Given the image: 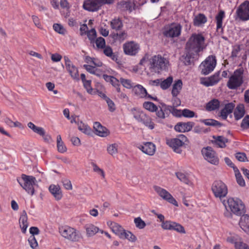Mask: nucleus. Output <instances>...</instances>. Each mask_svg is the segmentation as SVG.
<instances>
[{"label":"nucleus","mask_w":249,"mask_h":249,"mask_svg":"<svg viewBox=\"0 0 249 249\" xmlns=\"http://www.w3.org/2000/svg\"><path fill=\"white\" fill-rule=\"evenodd\" d=\"M107 224L110 226L112 232L120 237L124 229L120 225L116 222H108Z\"/></svg>","instance_id":"obj_25"},{"label":"nucleus","mask_w":249,"mask_h":249,"mask_svg":"<svg viewBox=\"0 0 249 249\" xmlns=\"http://www.w3.org/2000/svg\"><path fill=\"white\" fill-rule=\"evenodd\" d=\"M132 113L133 115L134 118L138 122H141L142 120V118L145 114V113L143 112L140 109L137 108H132L131 109Z\"/></svg>","instance_id":"obj_41"},{"label":"nucleus","mask_w":249,"mask_h":249,"mask_svg":"<svg viewBox=\"0 0 249 249\" xmlns=\"http://www.w3.org/2000/svg\"><path fill=\"white\" fill-rule=\"evenodd\" d=\"M172 221L166 220L161 224V228L165 230H171Z\"/></svg>","instance_id":"obj_62"},{"label":"nucleus","mask_w":249,"mask_h":249,"mask_svg":"<svg viewBox=\"0 0 249 249\" xmlns=\"http://www.w3.org/2000/svg\"><path fill=\"white\" fill-rule=\"evenodd\" d=\"M135 95L140 98H150L153 100H157V97H152L148 94L146 89L141 85H135L132 89Z\"/></svg>","instance_id":"obj_16"},{"label":"nucleus","mask_w":249,"mask_h":249,"mask_svg":"<svg viewBox=\"0 0 249 249\" xmlns=\"http://www.w3.org/2000/svg\"><path fill=\"white\" fill-rule=\"evenodd\" d=\"M104 48V53L106 56L114 61L117 60V56L113 52L112 49L110 46H105Z\"/></svg>","instance_id":"obj_42"},{"label":"nucleus","mask_w":249,"mask_h":249,"mask_svg":"<svg viewBox=\"0 0 249 249\" xmlns=\"http://www.w3.org/2000/svg\"><path fill=\"white\" fill-rule=\"evenodd\" d=\"M245 114L244 107L243 105H238L234 112V117L236 120H238L241 119Z\"/></svg>","instance_id":"obj_37"},{"label":"nucleus","mask_w":249,"mask_h":249,"mask_svg":"<svg viewBox=\"0 0 249 249\" xmlns=\"http://www.w3.org/2000/svg\"><path fill=\"white\" fill-rule=\"evenodd\" d=\"M239 225L244 231L248 230L247 227H249V215L248 214L242 215L240 218Z\"/></svg>","instance_id":"obj_33"},{"label":"nucleus","mask_w":249,"mask_h":249,"mask_svg":"<svg viewBox=\"0 0 249 249\" xmlns=\"http://www.w3.org/2000/svg\"><path fill=\"white\" fill-rule=\"evenodd\" d=\"M132 113L133 115L134 118L138 122H141L142 120V118L145 114V113L143 112L140 109L137 108H132L131 109Z\"/></svg>","instance_id":"obj_40"},{"label":"nucleus","mask_w":249,"mask_h":249,"mask_svg":"<svg viewBox=\"0 0 249 249\" xmlns=\"http://www.w3.org/2000/svg\"><path fill=\"white\" fill-rule=\"evenodd\" d=\"M49 189L50 193L56 200H58L61 199L62 197V194L61 189L58 185H51Z\"/></svg>","instance_id":"obj_27"},{"label":"nucleus","mask_w":249,"mask_h":249,"mask_svg":"<svg viewBox=\"0 0 249 249\" xmlns=\"http://www.w3.org/2000/svg\"><path fill=\"white\" fill-rule=\"evenodd\" d=\"M212 190L214 196L220 199L225 197L228 192L227 185L220 180L215 181L213 183Z\"/></svg>","instance_id":"obj_9"},{"label":"nucleus","mask_w":249,"mask_h":249,"mask_svg":"<svg viewBox=\"0 0 249 249\" xmlns=\"http://www.w3.org/2000/svg\"><path fill=\"white\" fill-rule=\"evenodd\" d=\"M120 238L123 239H127L131 242H135L137 239L136 236L131 232L125 230Z\"/></svg>","instance_id":"obj_35"},{"label":"nucleus","mask_w":249,"mask_h":249,"mask_svg":"<svg viewBox=\"0 0 249 249\" xmlns=\"http://www.w3.org/2000/svg\"><path fill=\"white\" fill-rule=\"evenodd\" d=\"M193 122H189L187 123L180 122L178 123L174 127L175 130L178 132H186L190 131L193 126Z\"/></svg>","instance_id":"obj_20"},{"label":"nucleus","mask_w":249,"mask_h":249,"mask_svg":"<svg viewBox=\"0 0 249 249\" xmlns=\"http://www.w3.org/2000/svg\"><path fill=\"white\" fill-rule=\"evenodd\" d=\"M119 5L122 10L132 12L134 9L135 4L134 0H125L121 1Z\"/></svg>","instance_id":"obj_24"},{"label":"nucleus","mask_w":249,"mask_h":249,"mask_svg":"<svg viewBox=\"0 0 249 249\" xmlns=\"http://www.w3.org/2000/svg\"><path fill=\"white\" fill-rule=\"evenodd\" d=\"M171 230H174L181 233H185L184 227L180 224L173 221H172Z\"/></svg>","instance_id":"obj_49"},{"label":"nucleus","mask_w":249,"mask_h":249,"mask_svg":"<svg viewBox=\"0 0 249 249\" xmlns=\"http://www.w3.org/2000/svg\"><path fill=\"white\" fill-rule=\"evenodd\" d=\"M143 107L146 110L153 112L157 111L158 107L156 105L151 102H145L143 104Z\"/></svg>","instance_id":"obj_47"},{"label":"nucleus","mask_w":249,"mask_h":249,"mask_svg":"<svg viewBox=\"0 0 249 249\" xmlns=\"http://www.w3.org/2000/svg\"><path fill=\"white\" fill-rule=\"evenodd\" d=\"M236 159L241 162H245L248 161L247 157L246 155L244 153L239 152L235 154Z\"/></svg>","instance_id":"obj_59"},{"label":"nucleus","mask_w":249,"mask_h":249,"mask_svg":"<svg viewBox=\"0 0 249 249\" xmlns=\"http://www.w3.org/2000/svg\"><path fill=\"white\" fill-rule=\"evenodd\" d=\"M220 105L218 100L213 99L209 101L206 105V109L207 111H211L219 108Z\"/></svg>","instance_id":"obj_30"},{"label":"nucleus","mask_w":249,"mask_h":249,"mask_svg":"<svg viewBox=\"0 0 249 249\" xmlns=\"http://www.w3.org/2000/svg\"><path fill=\"white\" fill-rule=\"evenodd\" d=\"M235 249H249V247L246 243L239 241L235 243Z\"/></svg>","instance_id":"obj_64"},{"label":"nucleus","mask_w":249,"mask_h":249,"mask_svg":"<svg viewBox=\"0 0 249 249\" xmlns=\"http://www.w3.org/2000/svg\"><path fill=\"white\" fill-rule=\"evenodd\" d=\"M187 141V138L184 135H179L178 137L168 139L166 140L167 144L174 150V152L180 154L181 148Z\"/></svg>","instance_id":"obj_8"},{"label":"nucleus","mask_w":249,"mask_h":249,"mask_svg":"<svg viewBox=\"0 0 249 249\" xmlns=\"http://www.w3.org/2000/svg\"><path fill=\"white\" fill-rule=\"evenodd\" d=\"M19 223L22 232L25 233L28 227V223L27 215L25 211L22 212L19 218Z\"/></svg>","instance_id":"obj_26"},{"label":"nucleus","mask_w":249,"mask_h":249,"mask_svg":"<svg viewBox=\"0 0 249 249\" xmlns=\"http://www.w3.org/2000/svg\"><path fill=\"white\" fill-rule=\"evenodd\" d=\"M53 28L55 32L60 34L64 35L66 32V31L63 26L59 24H54L53 25Z\"/></svg>","instance_id":"obj_53"},{"label":"nucleus","mask_w":249,"mask_h":249,"mask_svg":"<svg viewBox=\"0 0 249 249\" xmlns=\"http://www.w3.org/2000/svg\"><path fill=\"white\" fill-rule=\"evenodd\" d=\"M228 139L223 136H218L215 139V143L219 147L223 148L226 146Z\"/></svg>","instance_id":"obj_45"},{"label":"nucleus","mask_w":249,"mask_h":249,"mask_svg":"<svg viewBox=\"0 0 249 249\" xmlns=\"http://www.w3.org/2000/svg\"><path fill=\"white\" fill-rule=\"evenodd\" d=\"M173 80L172 76H169L163 80L161 79L160 88L164 90L167 89L172 83Z\"/></svg>","instance_id":"obj_46"},{"label":"nucleus","mask_w":249,"mask_h":249,"mask_svg":"<svg viewBox=\"0 0 249 249\" xmlns=\"http://www.w3.org/2000/svg\"><path fill=\"white\" fill-rule=\"evenodd\" d=\"M205 38L201 34H193L188 39L185 45V61L189 65L193 59L196 58L199 52L206 47Z\"/></svg>","instance_id":"obj_1"},{"label":"nucleus","mask_w":249,"mask_h":249,"mask_svg":"<svg viewBox=\"0 0 249 249\" xmlns=\"http://www.w3.org/2000/svg\"><path fill=\"white\" fill-rule=\"evenodd\" d=\"M234 172L237 183L240 186H245V181L237 168H234Z\"/></svg>","instance_id":"obj_43"},{"label":"nucleus","mask_w":249,"mask_h":249,"mask_svg":"<svg viewBox=\"0 0 249 249\" xmlns=\"http://www.w3.org/2000/svg\"><path fill=\"white\" fill-rule=\"evenodd\" d=\"M225 17V12L223 11H220L216 15L215 18L216 21V30L219 33H223L222 23L223 19Z\"/></svg>","instance_id":"obj_28"},{"label":"nucleus","mask_w":249,"mask_h":249,"mask_svg":"<svg viewBox=\"0 0 249 249\" xmlns=\"http://www.w3.org/2000/svg\"><path fill=\"white\" fill-rule=\"evenodd\" d=\"M216 65V59L214 55L208 56L199 65V69L203 75H208L212 72Z\"/></svg>","instance_id":"obj_6"},{"label":"nucleus","mask_w":249,"mask_h":249,"mask_svg":"<svg viewBox=\"0 0 249 249\" xmlns=\"http://www.w3.org/2000/svg\"><path fill=\"white\" fill-rule=\"evenodd\" d=\"M95 43L98 49H103L106 46V42L104 38L99 37L95 40Z\"/></svg>","instance_id":"obj_55"},{"label":"nucleus","mask_w":249,"mask_h":249,"mask_svg":"<svg viewBox=\"0 0 249 249\" xmlns=\"http://www.w3.org/2000/svg\"><path fill=\"white\" fill-rule=\"evenodd\" d=\"M234 107V104L232 103L225 105L224 108L221 111V116L222 119L224 120L226 119L228 115L232 112Z\"/></svg>","instance_id":"obj_29"},{"label":"nucleus","mask_w":249,"mask_h":249,"mask_svg":"<svg viewBox=\"0 0 249 249\" xmlns=\"http://www.w3.org/2000/svg\"><path fill=\"white\" fill-rule=\"evenodd\" d=\"M227 211H230L233 214L240 216L245 213V206L243 201L237 197H229L227 201H222Z\"/></svg>","instance_id":"obj_2"},{"label":"nucleus","mask_w":249,"mask_h":249,"mask_svg":"<svg viewBox=\"0 0 249 249\" xmlns=\"http://www.w3.org/2000/svg\"><path fill=\"white\" fill-rule=\"evenodd\" d=\"M17 181L21 187L26 192L33 196L35 193V188L37 186V181L35 177L25 174L21 175L20 178H18Z\"/></svg>","instance_id":"obj_3"},{"label":"nucleus","mask_w":249,"mask_h":249,"mask_svg":"<svg viewBox=\"0 0 249 249\" xmlns=\"http://www.w3.org/2000/svg\"><path fill=\"white\" fill-rule=\"evenodd\" d=\"M139 149L148 155H153L155 153L156 146L151 142H145L139 146Z\"/></svg>","instance_id":"obj_19"},{"label":"nucleus","mask_w":249,"mask_h":249,"mask_svg":"<svg viewBox=\"0 0 249 249\" xmlns=\"http://www.w3.org/2000/svg\"><path fill=\"white\" fill-rule=\"evenodd\" d=\"M156 116L159 119L158 121V123H161V119H164L169 116L168 107V106L165 104L161 105V107H160L159 110H157Z\"/></svg>","instance_id":"obj_22"},{"label":"nucleus","mask_w":249,"mask_h":249,"mask_svg":"<svg viewBox=\"0 0 249 249\" xmlns=\"http://www.w3.org/2000/svg\"><path fill=\"white\" fill-rule=\"evenodd\" d=\"M134 222L135 224L136 227L139 229H142L146 226V224L144 221H143L140 217L135 218Z\"/></svg>","instance_id":"obj_52"},{"label":"nucleus","mask_w":249,"mask_h":249,"mask_svg":"<svg viewBox=\"0 0 249 249\" xmlns=\"http://www.w3.org/2000/svg\"><path fill=\"white\" fill-rule=\"evenodd\" d=\"M182 27L179 24L173 23L165 29L163 34L167 37L174 38L180 35Z\"/></svg>","instance_id":"obj_13"},{"label":"nucleus","mask_w":249,"mask_h":249,"mask_svg":"<svg viewBox=\"0 0 249 249\" xmlns=\"http://www.w3.org/2000/svg\"><path fill=\"white\" fill-rule=\"evenodd\" d=\"M154 189L157 194L163 200L167 201L168 202L176 207L178 206V203L177 200L166 190L158 186H154Z\"/></svg>","instance_id":"obj_12"},{"label":"nucleus","mask_w":249,"mask_h":249,"mask_svg":"<svg viewBox=\"0 0 249 249\" xmlns=\"http://www.w3.org/2000/svg\"><path fill=\"white\" fill-rule=\"evenodd\" d=\"M127 36V35L126 32L124 31H123L119 33L114 34L113 37L115 40L121 42L126 38Z\"/></svg>","instance_id":"obj_48"},{"label":"nucleus","mask_w":249,"mask_h":249,"mask_svg":"<svg viewBox=\"0 0 249 249\" xmlns=\"http://www.w3.org/2000/svg\"><path fill=\"white\" fill-rule=\"evenodd\" d=\"M207 18L202 14L196 16L194 19V24L196 26H199L207 22Z\"/></svg>","instance_id":"obj_34"},{"label":"nucleus","mask_w":249,"mask_h":249,"mask_svg":"<svg viewBox=\"0 0 249 249\" xmlns=\"http://www.w3.org/2000/svg\"><path fill=\"white\" fill-rule=\"evenodd\" d=\"M195 113L194 111L188 109L183 110L182 116L187 118H193L195 116Z\"/></svg>","instance_id":"obj_61"},{"label":"nucleus","mask_w":249,"mask_h":249,"mask_svg":"<svg viewBox=\"0 0 249 249\" xmlns=\"http://www.w3.org/2000/svg\"><path fill=\"white\" fill-rule=\"evenodd\" d=\"M64 59L65 62L66 68L71 78L74 80H78L79 79L77 68L73 64L68 57L65 56Z\"/></svg>","instance_id":"obj_15"},{"label":"nucleus","mask_w":249,"mask_h":249,"mask_svg":"<svg viewBox=\"0 0 249 249\" xmlns=\"http://www.w3.org/2000/svg\"><path fill=\"white\" fill-rule=\"evenodd\" d=\"M78 128L82 132L87 135H90L92 132L91 128L87 124L82 122L77 123Z\"/></svg>","instance_id":"obj_39"},{"label":"nucleus","mask_w":249,"mask_h":249,"mask_svg":"<svg viewBox=\"0 0 249 249\" xmlns=\"http://www.w3.org/2000/svg\"><path fill=\"white\" fill-rule=\"evenodd\" d=\"M235 19L243 21L249 20V1L245 0L240 4L235 12Z\"/></svg>","instance_id":"obj_10"},{"label":"nucleus","mask_w":249,"mask_h":249,"mask_svg":"<svg viewBox=\"0 0 249 249\" xmlns=\"http://www.w3.org/2000/svg\"><path fill=\"white\" fill-rule=\"evenodd\" d=\"M91 165L93 167V171L100 174L103 178H105V174L103 170L101 169L96 164L94 163H92Z\"/></svg>","instance_id":"obj_60"},{"label":"nucleus","mask_w":249,"mask_h":249,"mask_svg":"<svg viewBox=\"0 0 249 249\" xmlns=\"http://www.w3.org/2000/svg\"><path fill=\"white\" fill-rule=\"evenodd\" d=\"M241 126L244 129L249 128V115H247L243 119Z\"/></svg>","instance_id":"obj_63"},{"label":"nucleus","mask_w":249,"mask_h":249,"mask_svg":"<svg viewBox=\"0 0 249 249\" xmlns=\"http://www.w3.org/2000/svg\"><path fill=\"white\" fill-rule=\"evenodd\" d=\"M168 107L169 113H171L174 116L181 117L182 116L183 110L176 109L170 106H168Z\"/></svg>","instance_id":"obj_51"},{"label":"nucleus","mask_w":249,"mask_h":249,"mask_svg":"<svg viewBox=\"0 0 249 249\" xmlns=\"http://www.w3.org/2000/svg\"><path fill=\"white\" fill-rule=\"evenodd\" d=\"M220 79V72H217L209 77L201 78L200 83L206 87L213 86L217 84Z\"/></svg>","instance_id":"obj_17"},{"label":"nucleus","mask_w":249,"mask_h":249,"mask_svg":"<svg viewBox=\"0 0 249 249\" xmlns=\"http://www.w3.org/2000/svg\"><path fill=\"white\" fill-rule=\"evenodd\" d=\"M182 83L180 80L176 82L173 86L172 94L174 97H176L179 93L182 88Z\"/></svg>","instance_id":"obj_38"},{"label":"nucleus","mask_w":249,"mask_h":249,"mask_svg":"<svg viewBox=\"0 0 249 249\" xmlns=\"http://www.w3.org/2000/svg\"><path fill=\"white\" fill-rule=\"evenodd\" d=\"M59 232L64 238L71 241H77L80 238V234L78 231L68 226L60 227Z\"/></svg>","instance_id":"obj_7"},{"label":"nucleus","mask_w":249,"mask_h":249,"mask_svg":"<svg viewBox=\"0 0 249 249\" xmlns=\"http://www.w3.org/2000/svg\"><path fill=\"white\" fill-rule=\"evenodd\" d=\"M150 69L152 72L160 73L167 69L169 61L160 55H155L150 59Z\"/></svg>","instance_id":"obj_4"},{"label":"nucleus","mask_w":249,"mask_h":249,"mask_svg":"<svg viewBox=\"0 0 249 249\" xmlns=\"http://www.w3.org/2000/svg\"><path fill=\"white\" fill-rule=\"evenodd\" d=\"M102 6L100 0H86L83 4L84 8L89 11H96Z\"/></svg>","instance_id":"obj_18"},{"label":"nucleus","mask_w":249,"mask_h":249,"mask_svg":"<svg viewBox=\"0 0 249 249\" xmlns=\"http://www.w3.org/2000/svg\"><path fill=\"white\" fill-rule=\"evenodd\" d=\"M244 70L243 68L236 70L233 74L229 78L227 87L231 89H236L243 83V74Z\"/></svg>","instance_id":"obj_5"},{"label":"nucleus","mask_w":249,"mask_h":249,"mask_svg":"<svg viewBox=\"0 0 249 249\" xmlns=\"http://www.w3.org/2000/svg\"><path fill=\"white\" fill-rule=\"evenodd\" d=\"M140 123H142L150 129H153L155 128V124L152 122L151 118L145 113Z\"/></svg>","instance_id":"obj_32"},{"label":"nucleus","mask_w":249,"mask_h":249,"mask_svg":"<svg viewBox=\"0 0 249 249\" xmlns=\"http://www.w3.org/2000/svg\"><path fill=\"white\" fill-rule=\"evenodd\" d=\"M93 128L95 131V134L99 136L105 137L109 134L107 128L103 127L99 122L94 123Z\"/></svg>","instance_id":"obj_23"},{"label":"nucleus","mask_w":249,"mask_h":249,"mask_svg":"<svg viewBox=\"0 0 249 249\" xmlns=\"http://www.w3.org/2000/svg\"><path fill=\"white\" fill-rule=\"evenodd\" d=\"M28 242L33 249H37L38 244L34 236H31L28 239Z\"/></svg>","instance_id":"obj_58"},{"label":"nucleus","mask_w":249,"mask_h":249,"mask_svg":"<svg viewBox=\"0 0 249 249\" xmlns=\"http://www.w3.org/2000/svg\"><path fill=\"white\" fill-rule=\"evenodd\" d=\"M87 34L91 42H94L95 38L96 37V32L95 30L94 29H91L89 31H88Z\"/></svg>","instance_id":"obj_56"},{"label":"nucleus","mask_w":249,"mask_h":249,"mask_svg":"<svg viewBox=\"0 0 249 249\" xmlns=\"http://www.w3.org/2000/svg\"><path fill=\"white\" fill-rule=\"evenodd\" d=\"M91 80H88L84 83H83L84 87L86 89L87 91L90 94H95V92L94 91L93 89L92 88L91 86Z\"/></svg>","instance_id":"obj_54"},{"label":"nucleus","mask_w":249,"mask_h":249,"mask_svg":"<svg viewBox=\"0 0 249 249\" xmlns=\"http://www.w3.org/2000/svg\"><path fill=\"white\" fill-rule=\"evenodd\" d=\"M201 153L204 159L208 162L215 165L219 164V158L216 152L211 147L207 146L203 148Z\"/></svg>","instance_id":"obj_11"},{"label":"nucleus","mask_w":249,"mask_h":249,"mask_svg":"<svg viewBox=\"0 0 249 249\" xmlns=\"http://www.w3.org/2000/svg\"><path fill=\"white\" fill-rule=\"evenodd\" d=\"M110 26L112 29L117 31L122 28L123 24L119 18H114L110 21Z\"/></svg>","instance_id":"obj_36"},{"label":"nucleus","mask_w":249,"mask_h":249,"mask_svg":"<svg viewBox=\"0 0 249 249\" xmlns=\"http://www.w3.org/2000/svg\"><path fill=\"white\" fill-rule=\"evenodd\" d=\"M176 175L178 178L179 180H180L181 182L188 185V186H193V183L190 180L188 176L182 172L176 173Z\"/></svg>","instance_id":"obj_31"},{"label":"nucleus","mask_w":249,"mask_h":249,"mask_svg":"<svg viewBox=\"0 0 249 249\" xmlns=\"http://www.w3.org/2000/svg\"><path fill=\"white\" fill-rule=\"evenodd\" d=\"M120 81L122 85L124 88L128 89H130L131 88L133 89L134 86H135L134 84L132 82V81L129 79L120 78Z\"/></svg>","instance_id":"obj_50"},{"label":"nucleus","mask_w":249,"mask_h":249,"mask_svg":"<svg viewBox=\"0 0 249 249\" xmlns=\"http://www.w3.org/2000/svg\"><path fill=\"white\" fill-rule=\"evenodd\" d=\"M113 86L116 88L117 92H121V89L120 88V80L117 79L114 77H112L110 82Z\"/></svg>","instance_id":"obj_57"},{"label":"nucleus","mask_w":249,"mask_h":249,"mask_svg":"<svg viewBox=\"0 0 249 249\" xmlns=\"http://www.w3.org/2000/svg\"><path fill=\"white\" fill-rule=\"evenodd\" d=\"M123 50L125 54L133 56L138 53L140 46L138 43L134 41H129L123 45Z\"/></svg>","instance_id":"obj_14"},{"label":"nucleus","mask_w":249,"mask_h":249,"mask_svg":"<svg viewBox=\"0 0 249 249\" xmlns=\"http://www.w3.org/2000/svg\"><path fill=\"white\" fill-rule=\"evenodd\" d=\"M118 144L114 143L109 144L107 147V151L108 153L112 156H114L118 153Z\"/></svg>","instance_id":"obj_44"},{"label":"nucleus","mask_w":249,"mask_h":249,"mask_svg":"<svg viewBox=\"0 0 249 249\" xmlns=\"http://www.w3.org/2000/svg\"><path fill=\"white\" fill-rule=\"evenodd\" d=\"M86 236L91 237L94 236L97 233L99 232L100 229L92 223H87L84 226Z\"/></svg>","instance_id":"obj_21"}]
</instances>
